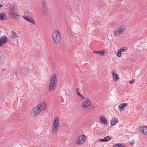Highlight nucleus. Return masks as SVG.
Instances as JSON below:
<instances>
[{"label": "nucleus", "instance_id": "nucleus-1", "mask_svg": "<svg viewBox=\"0 0 147 147\" xmlns=\"http://www.w3.org/2000/svg\"><path fill=\"white\" fill-rule=\"evenodd\" d=\"M57 79L55 74H54L51 77L49 87V90L51 91H53L56 88Z\"/></svg>", "mask_w": 147, "mask_h": 147}, {"label": "nucleus", "instance_id": "nucleus-2", "mask_svg": "<svg viewBox=\"0 0 147 147\" xmlns=\"http://www.w3.org/2000/svg\"><path fill=\"white\" fill-rule=\"evenodd\" d=\"M52 37L54 42L57 44L59 42L61 39V34L57 30H55L53 32Z\"/></svg>", "mask_w": 147, "mask_h": 147}, {"label": "nucleus", "instance_id": "nucleus-3", "mask_svg": "<svg viewBox=\"0 0 147 147\" xmlns=\"http://www.w3.org/2000/svg\"><path fill=\"white\" fill-rule=\"evenodd\" d=\"M59 127V121L58 117H56L54 119L53 125L52 133L55 134L58 130Z\"/></svg>", "mask_w": 147, "mask_h": 147}, {"label": "nucleus", "instance_id": "nucleus-4", "mask_svg": "<svg viewBox=\"0 0 147 147\" xmlns=\"http://www.w3.org/2000/svg\"><path fill=\"white\" fill-rule=\"evenodd\" d=\"M38 105L34 107L33 109L31 114L34 116H36L39 114L42 111L41 109H40Z\"/></svg>", "mask_w": 147, "mask_h": 147}, {"label": "nucleus", "instance_id": "nucleus-5", "mask_svg": "<svg viewBox=\"0 0 147 147\" xmlns=\"http://www.w3.org/2000/svg\"><path fill=\"white\" fill-rule=\"evenodd\" d=\"M125 29V27L123 26L119 27L114 32V35L115 36H118L124 31Z\"/></svg>", "mask_w": 147, "mask_h": 147}, {"label": "nucleus", "instance_id": "nucleus-6", "mask_svg": "<svg viewBox=\"0 0 147 147\" xmlns=\"http://www.w3.org/2000/svg\"><path fill=\"white\" fill-rule=\"evenodd\" d=\"M86 138V136L83 135L79 136L77 140V144L79 145L83 144L85 141Z\"/></svg>", "mask_w": 147, "mask_h": 147}, {"label": "nucleus", "instance_id": "nucleus-7", "mask_svg": "<svg viewBox=\"0 0 147 147\" xmlns=\"http://www.w3.org/2000/svg\"><path fill=\"white\" fill-rule=\"evenodd\" d=\"M22 17L26 21H28L34 25L35 24V20L33 18H31L29 16L28 17L26 16H23Z\"/></svg>", "mask_w": 147, "mask_h": 147}, {"label": "nucleus", "instance_id": "nucleus-8", "mask_svg": "<svg viewBox=\"0 0 147 147\" xmlns=\"http://www.w3.org/2000/svg\"><path fill=\"white\" fill-rule=\"evenodd\" d=\"M111 74L113 76V77L115 81H118L119 79L118 77V75L116 72V71L115 69H113L111 71Z\"/></svg>", "mask_w": 147, "mask_h": 147}, {"label": "nucleus", "instance_id": "nucleus-9", "mask_svg": "<svg viewBox=\"0 0 147 147\" xmlns=\"http://www.w3.org/2000/svg\"><path fill=\"white\" fill-rule=\"evenodd\" d=\"M7 38L6 36H2L0 37V46H1L3 44L6 43Z\"/></svg>", "mask_w": 147, "mask_h": 147}, {"label": "nucleus", "instance_id": "nucleus-10", "mask_svg": "<svg viewBox=\"0 0 147 147\" xmlns=\"http://www.w3.org/2000/svg\"><path fill=\"white\" fill-rule=\"evenodd\" d=\"M140 129L144 135L147 136V127H141L140 128Z\"/></svg>", "mask_w": 147, "mask_h": 147}, {"label": "nucleus", "instance_id": "nucleus-11", "mask_svg": "<svg viewBox=\"0 0 147 147\" xmlns=\"http://www.w3.org/2000/svg\"><path fill=\"white\" fill-rule=\"evenodd\" d=\"M10 16L11 18L14 19H18L20 17V16L19 15L15 12L11 13Z\"/></svg>", "mask_w": 147, "mask_h": 147}, {"label": "nucleus", "instance_id": "nucleus-12", "mask_svg": "<svg viewBox=\"0 0 147 147\" xmlns=\"http://www.w3.org/2000/svg\"><path fill=\"white\" fill-rule=\"evenodd\" d=\"M90 104V102L89 100L87 99L85 100L83 102L82 107H87L88 105Z\"/></svg>", "mask_w": 147, "mask_h": 147}, {"label": "nucleus", "instance_id": "nucleus-13", "mask_svg": "<svg viewBox=\"0 0 147 147\" xmlns=\"http://www.w3.org/2000/svg\"><path fill=\"white\" fill-rule=\"evenodd\" d=\"M40 109H41V111L43 109H45L47 107V105L46 103L43 102L42 103H40L38 105Z\"/></svg>", "mask_w": 147, "mask_h": 147}, {"label": "nucleus", "instance_id": "nucleus-14", "mask_svg": "<svg viewBox=\"0 0 147 147\" xmlns=\"http://www.w3.org/2000/svg\"><path fill=\"white\" fill-rule=\"evenodd\" d=\"M100 122L101 123L106 125L107 124V121L105 118L104 116H102L100 117Z\"/></svg>", "mask_w": 147, "mask_h": 147}, {"label": "nucleus", "instance_id": "nucleus-15", "mask_svg": "<svg viewBox=\"0 0 147 147\" xmlns=\"http://www.w3.org/2000/svg\"><path fill=\"white\" fill-rule=\"evenodd\" d=\"M42 12L44 16H46L48 13L47 7L41 8Z\"/></svg>", "mask_w": 147, "mask_h": 147}, {"label": "nucleus", "instance_id": "nucleus-16", "mask_svg": "<svg viewBox=\"0 0 147 147\" xmlns=\"http://www.w3.org/2000/svg\"><path fill=\"white\" fill-rule=\"evenodd\" d=\"M7 19L6 14L5 13H0V19L1 20H4Z\"/></svg>", "mask_w": 147, "mask_h": 147}, {"label": "nucleus", "instance_id": "nucleus-17", "mask_svg": "<svg viewBox=\"0 0 147 147\" xmlns=\"http://www.w3.org/2000/svg\"><path fill=\"white\" fill-rule=\"evenodd\" d=\"M118 121L117 119L115 118H112L111 121V124L112 126L115 125Z\"/></svg>", "mask_w": 147, "mask_h": 147}, {"label": "nucleus", "instance_id": "nucleus-18", "mask_svg": "<svg viewBox=\"0 0 147 147\" xmlns=\"http://www.w3.org/2000/svg\"><path fill=\"white\" fill-rule=\"evenodd\" d=\"M127 104L126 103L121 104L119 105L118 107L121 109V111H122L124 109V108L127 106Z\"/></svg>", "mask_w": 147, "mask_h": 147}, {"label": "nucleus", "instance_id": "nucleus-19", "mask_svg": "<svg viewBox=\"0 0 147 147\" xmlns=\"http://www.w3.org/2000/svg\"><path fill=\"white\" fill-rule=\"evenodd\" d=\"M105 52L103 50H101L99 51H93V53L96 54H98L99 55L101 56H103Z\"/></svg>", "mask_w": 147, "mask_h": 147}, {"label": "nucleus", "instance_id": "nucleus-20", "mask_svg": "<svg viewBox=\"0 0 147 147\" xmlns=\"http://www.w3.org/2000/svg\"><path fill=\"white\" fill-rule=\"evenodd\" d=\"M41 4V8L47 7L46 4V2L44 0H43L42 1Z\"/></svg>", "mask_w": 147, "mask_h": 147}, {"label": "nucleus", "instance_id": "nucleus-21", "mask_svg": "<svg viewBox=\"0 0 147 147\" xmlns=\"http://www.w3.org/2000/svg\"><path fill=\"white\" fill-rule=\"evenodd\" d=\"M18 36V35L16 33L14 32H12V36L11 37V38L14 39L17 38Z\"/></svg>", "mask_w": 147, "mask_h": 147}, {"label": "nucleus", "instance_id": "nucleus-22", "mask_svg": "<svg viewBox=\"0 0 147 147\" xmlns=\"http://www.w3.org/2000/svg\"><path fill=\"white\" fill-rule=\"evenodd\" d=\"M124 146L120 143H118L115 145L113 146V147H124Z\"/></svg>", "mask_w": 147, "mask_h": 147}, {"label": "nucleus", "instance_id": "nucleus-23", "mask_svg": "<svg viewBox=\"0 0 147 147\" xmlns=\"http://www.w3.org/2000/svg\"><path fill=\"white\" fill-rule=\"evenodd\" d=\"M87 108L90 110H93L95 109V108L93 106L90 105L88 106Z\"/></svg>", "mask_w": 147, "mask_h": 147}, {"label": "nucleus", "instance_id": "nucleus-24", "mask_svg": "<svg viewBox=\"0 0 147 147\" xmlns=\"http://www.w3.org/2000/svg\"><path fill=\"white\" fill-rule=\"evenodd\" d=\"M8 8L9 10L12 12V13L14 12V8L13 5H11L10 7H9Z\"/></svg>", "mask_w": 147, "mask_h": 147}, {"label": "nucleus", "instance_id": "nucleus-25", "mask_svg": "<svg viewBox=\"0 0 147 147\" xmlns=\"http://www.w3.org/2000/svg\"><path fill=\"white\" fill-rule=\"evenodd\" d=\"M104 139L105 141V142H107L109 141L111 139V138L109 136H107L104 138Z\"/></svg>", "mask_w": 147, "mask_h": 147}, {"label": "nucleus", "instance_id": "nucleus-26", "mask_svg": "<svg viewBox=\"0 0 147 147\" xmlns=\"http://www.w3.org/2000/svg\"><path fill=\"white\" fill-rule=\"evenodd\" d=\"M121 51L119 50L117 53V55L119 57H121Z\"/></svg>", "mask_w": 147, "mask_h": 147}, {"label": "nucleus", "instance_id": "nucleus-27", "mask_svg": "<svg viewBox=\"0 0 147 147\" xmlns=\"http://www.w3.org/2000/svg\"><path fill=\"white\" fill-rule=\"evenodd\" d=\"M121 52L125 51L127 50V48L126 47H123L122 48L120 49Z\"/></svg>", "mask_w": 147, "mask_h": 147}, {"label": "nucleus", "instance_id": "nucleus-28", "mask_svg": "<svg viewBox=\"0 0 147 147\" xmlns=\"http://www.w3.org/2000/svg\"><path fill=\"white\" fill-rule=\"evenodd\" d=\"M76 92L77 94L79 96L80 94V92H79V88H76Z\"/></svg>", "mask_w": 147, "mask_h": 147}, {"label": "nucleus", "instance_id": "nucleus-29", "mask_svg": "<svg viewBox=\"0 0 147 147\" xmlns=\"http://www.w3.org/2000/svg\"><path fill=\"white\" fill-rule=\"evenodd\" d=\"M98 140L99 141H100V142H105V141L104 139V138L103 139H99Z\"/></svg>", "mask_w": 147, "mask_h": 147}, {"label": "nucleus", "instance_id": "nucleus-30", "mask_svg": "<svg viewBox=\"0 0 147 147\" xmlns=\"http://www.w3.org/2000/svg\"><path fill=\"white\" fill-rule=\"evenodd\" d=\"M79 96H80V97H81L82 99L83 100H84L85 99L84 97L83 96H82V95H81V94H80V95Z\"/></svg>", "mask_w": 147, "mask_h": 147}, {"label": "nucleus", "instance_id": "nucleus-31", "mask_svg": "<svg viewBox=\"0 0 147 147\" xmlns=\"http://www.w3.org/2000/svg\"><path fill=\"white\" fill-rule=\"evenodd\" d=\"M134 79H133L131 81H129V83L130 84H132L133 83H134Z\"/></svg>", "mask_w": 147, "mask_h": 147}, {"label": "nucleus", "instance_id": "nucleus-32", "mask_svg": "<svg viewBox=\"0 0 147 147\" xmlns=\"http://www.w3.org/2000/svg\"><path fill=\"white\" fill-rule=\"evenodd\" d=\"M133 143L132 142H131L130 143V144L131 145H132V144H133Z\"/></svg>", "mask_w": 147, "mask_h": 147}, {"label": "nucleus", "instance_id": "nucleus-33", "mask_svg": "<svg viewBox=\"0 0 147 147\" xmlns=\"http://www.w3.org/2000/svg\"><path fill=\"white\" fill-rule=\"evenodd\" d=\"M3 6V5H0V8L2 7Z\"/></svg>", "mask_w": 147, "mask_h": 147}]
</instances>
